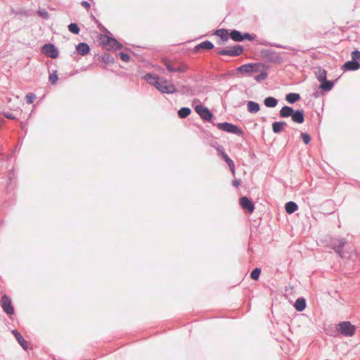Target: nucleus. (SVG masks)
Wrapping results in <instances>:
<instances>
[{
    "label": "nucleus",
    "instance_id": "1",
    "mask_svg": "<svg viewBox=\"0 0 360 360\" xmlns=\"http://www.w3.org/2000/svg\"><path fill=\"white\" fill-rule=\"evenodd\" d=\"M144 79L148 84L155 86L162 94H172L176 92V86L164 77H160L152 73H147L144 76Z\"/></svg>",
    "mask_w": 360,
    "mask_h": 360
},
{
    "label": "nucleus",
    "instance_id": "2",
    "mask_svg": "<svg viewBox=\"0 0 360 360\" xmlns=\"http://www.w3.org/2000/svg\"><path fill=\"white\" fill-rule=\"evenodd\" d=\"M217 127L219 129L226 131V132H228V133H230V134H236V135L240 136H242L244 134V132L241 128H240L239 127H238L236 125L233 124L232 123H229V122H226L218 123L217 124Z\"/></svg>",
    "mask_w": 360,
    "mask_h": 360
},
{
    "label": "nucleus",
    "instance_id": "3",
    "mask_svg": "<svg viewBox=\"0 0 360 360\" xmlns=\"http://www.w3.org/2000/svg\"><path fill=\"white\" fill-rule=\"evenodd\" d=\"M337 330L343 336L351 337L355 333L356 327L349 321H345L338 324Z\"/></svg>",
    "mask_w": 360,
    "mask_h": 360
},
{
    "label": "nucleus",
    "instance_id": "4",
    "mask_svg": "<svg viewBox=\"0 0 360 360\" xmlns=\"http://www.w3.org/2000/svg\"><path fill=\"white\" fill-rule=\"evenodd\" d=\"M100 40L106 49L118 50L122 48V45L117 39L109 36L103 35Z\"/></svg>",
    "mask_w": 360,
    "mask_h": 360
},
{
    "label": "nucleus",
    "instance_id": "5",
    "mask_svg": "<svg viewBox=\"0 0 360 360\" xmlns=\"http://www.w3.org/2000/svg\"><path fill=\"white\" fill-rule=\"evenodd\" d=\"M243 47L241 45H235L229 49H222L219 51V55L229 56H238L243 53Z\"/></svg>",
    "mask_w": 360,
    "mask_h": 360
},
{
    "label": "nucleus",
    "instance_id": "6",
    "mask_svg": "<svg viewBox=\"0 0 360 360\" xmlns=\"http://www.w3.org/2000/svg\"><path fill=\"white\" fill-rule=\"evenodd\" d=\"M195 112L200 116L205 121H211L213 117V114L206 107L202 105H198L195 107Z\"/></svg>",
    "mask_w": 360,
    "mask_h": 360
},
{
    "label": "nucleus",
    "instance_id": "7",
    "mask_svg": "<svg viewBox=\"0 0 360 360\" xmlns=\"http://www.w3.org/2000/svg\"><path fill=\"white\" fill-rule=\"evenodd\" d=\"M165 65L170 72H185L188 69L186 64H175L170 62H165Z\"/></svg>",
    "mask_w": 360,
    "mask_h": 360
},
{
    "label": "nucleus",
    "instance_id": "8",
    "mask_svg": "<svg viewBox=\"0 0 360 360\" xmlns=\"http://www.w3.org/2000/svg\"><path fill=\"white\" fill-rule=\"evenodd\" d=\"M1 307L3 308L4 311L9 315H11L14 313V309L11 303V298L7 296L6 295H4L1 300Z\"/></svg>",
    "mask_w": 360,
    "mask_h": 360
},
{
    "label": "nucleus",
    "instance_id": "9",
    "mask_svg": "<svg viewBox=\"0 0 360 360\" xmlns=\"http://www.w3.org/2000/svg\"><path fill=\"white\" fill-rule=\"evenodd\" d=\"M43 53L48 57L56 58L58 56V49L53 44H46L42 47Z\"/></svg>",
    "mask_w": 360,
    "mask_h": 360
},
{
    "label": "nucleus",
    "instance_id": "10",
    "mask_svg": "<svg viewBox=\"0 0 360 360\" xmlns=\"http://www.w3.org/2000/svg\"><path fill=\"white\" fill-rule=\"evenodd\" d=\"M346 243V241L345 239L342 238H338L333 241V247L336 253H338L341 257H343L342 248Z\"/></svg>",
    "mask_w": 360,
    "mask_h": 360
},
{
    "label": "nucleus",
    "instance_id": "11",
    "mask_svg": "<svg viewBox=\"0 0 360 360\" xmlns=\"http://www.w3.org/2000/svg\"><path fill=\"white\" fill-rule=\"evenodd\" d=\"M240 205L243 209L248 210L250 213L254 211V205L250 199L245 196H243L240 199Z\"/></svg>",
    "mask_w": 360,
    "mask_h": 360
},
{
    "label": "nucleus",
    "instance_id": "12",
    "mask_svg": "<svg viewBox=\"0 0 360 360\" xmlns=\"http://www.w3.org/2000/svg\"><path fill=\"white\" fill-rule=\"evenodd\" d=\"M291 117L293 122L298 124H302L304 121V111L302 110H294Z\"/></svg>",
    "mask_w": 360,
    "mask_h": 360
},
{
    "label": "nucleus",
    "instance_id": "13",
    "mask_svg": "<svg viewBox=\"0 0 360 360\" xmlns=\"http://www.w3.org/2000/svg\"><path fill=\"white\" fill-rule=\"evenodd\" d=\"M76 50L81 56H85L89 52L90 48L86 43L81 42L76 46Z\"/></svg>",
    "mask_w": 360,
    "mask_h": 360
},
{
    "label": "nucleus",
    "instance_id": "14",
    "mask_svg": "<svg viewBox=\"0 0 360 360\" xmlns=\"http://www.w3.org/2000/svg\"><path fill=\"white\" fill-rule=\"evenodd\" d=\"M256 66L255 64L252 63L245 64L238 67L237 70L240 72L250 73L255 71Z\"/></svg>",
    "mask_w": 360,
    "mask_h": 360
},
{
    "label": "nucleus",
    "instance_id": "15",
    "mask_svg": "<svg viewBox=\"0 0 360 360\" xmlns=\"http://www.w3.org/2000/svg\"><path fill=\"white\" fill-rule=\"evenodd\" d=\"M287 126V123L283 121L274 122L272 124V130L275 134L281 133L285 127Z\"/></svg>",
    "mask_w": 360,
    "mask_h": 360
},
{
    "label": "nucleus",
    "instance_id": "16",
    "mask_svg": "<svg viewBox=\"0 0 360 360\" xmlns=\"http://www.w3.org/2000/svg\"><path fill=\"white\" fill-rule=\"evenodd\" d=\"M293 112L294 110L292 109V108L288 105H285L281 109L279 112V115L281 117L286 118L291 117Z\"/></svg>",
    "mask_w": 360,
    "mask_h": 360
},
{
    "label": "nucleus",
    "instance_id": "17",
    "mask_svg": "<svg viewBox=\"0 0 360 360\" xmlns=\"http://www.w3.org/2000/svg\"><path fill=\"white\" fill-rule=\"evenodd\" d=\"M13 335L18 340V343L20 345V346L24 349H27V342L25 341V340L23 338V337L21 335V334L16 330H13L12 331Z\"/></svg>",
    "mask_w": 360,
    "mask_h": 360
},
{
    "label": "nucleus",
    "instance_id": "18",
    "mask_svg": "<svg viewBox=\"0 0 360 360\" xmlns=\"http://www.w3.org/2000/svg\"><path fill=\"white\" fill-rule=\"evenodd\" d=\"M360 68V63L358 61L349 60L343 65V68L347 70H356Z\"/></svg>",
    "mask_w": 360,
    "mask_h": 360
},
{
    "label": "nucleus",
    "instance_id": "19",
    "mask_svg": "<svg viewBox=\"0 0 360 360\" xmlns=\"http://www.w3.org/2000/svg\"><path fill=\"white\" fill-rule=\"evenodd\" d=\"M247 108L248 112L251 113H257L260 110V106L259 103L255 101H250L247 103Z\"/></svg>",
    "mask_w": 360,
    "mask_h": 360
},
{
    "label": "nucleus",
    "instance_id": "20",
    "mask_svg": "<svg viewBox=\"0 0 360 360\" xmlns=\"http://www.w3.org/2000/svg\"><path fill=\"white\" fill-rule=\"evenodd\" d=\"M222 158L224 160V161L228 164L232 174L234 176L236 173L235 170V165L233 161L228 156V155L225 153H222Z\"/></svg>",
    "mask_w": 360,
    "mask_h": 360
},
{
    "label": "nucleus",
    "instance_id": "21",
    "mask_svg": "<svg viewBox=\"0 0 360 360\" xmlns=\"http://www.w3.org/2000/svg\"><path fill=\"white\" fill-rule=\"evenodd\" d=\"M215 34L221 38V39L225 42L227 41L229 39V34L226 30L219 29L216 30Z\"/></svg>",
    "mask_w": 360,
    "mask_h": 360
},
{
    "label": "nucleus",
    "instance_id": "22",
    "mask_svg": "<svg viewBox=\"0 0 360 360\" xmlns=\"http://www.w3.org/2000/svg\"><path fill=\"white\" fill-rule=\"evenodd\" d=\"M295 307L298 311H303L306 307L305 300L302 297L298 298L295 302Z\"/></svg>",
    "mask_w": 360,
    "mask_h": 360
},
{
    "label": "nucleus",
    "instance_id": "23",
    "mask_svg": "<svg viewBox=\"0 0 360 360\" xmlns=\"http://www.w3.org/2000/svg\"><path fill=\"white\" fill-rule=\"evenodd\" d=\"M334 86V83L332 81H328L327 79L321 82V84L320 85V89L325 91H330Z\"/></svg>",
    "mask_w": 360,
    "mask_h": 360
},
{
    "label": "nucleus",
    "instance_id": "24",
    "mask_svg": "<svg viewBox=\"0 0 360 360\" xmlns=\"http://www.w3.org/2000/svg\"><path fill=\"white\" fill-rule=\"evenodd\" d=\"M264 105L268 108H274L278 104V100L274 97H267L264 101Z\"/></svg>",
    "mask_w": 360,
    "mask_h": 360
},
{
    "label": "nucleus",
    "instance_id": "25",
    "mask_svg": "<svg viewBox=\"0 0 360 360\" xmlns=\"http://www.w3.org/2000/svg\"><path fill=\"white\" fill-rule=\"evenodd\" d=\"M214 47L213 44L210 41H204L195 46V50L198 51L200 49H212Z\"/></svg>",
    "mask_w": 360,
    "mask_h": 360
},
{
    "label": "nucleus",
    "instance_id": "26",
    "mask_svg": "<svg viewBox=\"0 0 360 360\" xmlns=\"http://www.w3.org/2000/svg\"><path fill=\"white\" fill-rule=\"evenodd\" d=\"M285 211L288 214H292L297 210L298 207H297V205L295 202L290 201L285 204Z\"/></svg>",
    "mask_w": 360,
    "mask_h": 360
},
{
    "label": "nucleus",
    "instance_id": "27",
    "mask_svg": "<svg viewBox=\"0 0 360 360\" xmlns=\"http://www.w3.org/2000/svg\"><path fill=\"white\" fill-rule=\"evenodd\" d=\"M229 38H231L235 41H243L242 33L236 30L231 32Z\"/></svg>",
    "mask_w": 360,
    "mask_h": 360
},
{
    "label": "nucleus",
    "instance_id": "28",
    "mask_svg": "<svg viewBox=\"0 0 360 360\" xmlns=\"http://www.w3.org/2000/svg\"><path fill=\"white\" fill-rule=\"evenodd\" d=\"M300 99V96L297 93H289L286 95V101L290 103H294Z\"/></svg>",
    "mask_w": 360,
    "mask_h": 360
},
{
    "label": "nucleus",
    "instance_id": "29",
    "mask_svg": "<svg viewBox=\"0 0 360 360\" xmlns=\"http://www.w3.org/2000/svg\"><path fill=\"white\" fill-rule=\"evenodd\" d=\"M326 71L324 69H319L316 72V77L319 82H323L326 79Z\"/></svg>",
    "mask_w": 360,
    "mask_h": 360
},
{
    "label": "nucleus",
    "instance_id": "30",
    "mask_svg": "<svg viewBox=\"0 0 360 360\" xmlns=\"http://www.w3.org/2000/svg\"><path fill=\"white\" fill-rule=\"evenodd\" d=\"M191 112V110L189 108L184 107L181 108L178 111V115L180 118H186L187 117Z\"/></svg>",
    "mask_w": 360,
    "mask_h": 360
},
{
    "label": "nucleus",
    "instance_id": "31",
    "mask_svg": "<svg viewBox=\"0 0 360 360\" xmlns=\"http://www.w3.org/2000/svg\"><path fill=\"white\" fill-rule=\"evenodd\" d=\"M68 30L75 34H78L80 31V29L77 24L72 22L68 25Z\"/></svg>",
    "mask_w": 360,
    "mask_h": 360
},
{
    "label": "nucleus",
    "instance_id": "32",
    "mask_svg": "<svg viewBox=\"0 0 360 360\" xmlns=\"http://www.w3.org/2000/svg\"><path fill=\"white\" fill-rule=\"evenodd\" d=\"M261 269L259 268L255 269L250 274V277L253 280H257L259 277Z\"/></svg>",
    "mask_w": 360,
    "mask_h": 360
},
{
    "label": "nucleus",
    "instance_id": "33",
    "mask_svg": "<svg viewBox=\"0 0 360 360\" xmlns=\"http://www.w3.org/2000/svg\"><path fill=\"white\" fill-rule=\"evenodd\" d=\"M58 79V78L56 70H54L51 74H50L49 77V82L52 84H55L57 82Z\"/></svg>",
    "mask_w": 360,
    "mask_h": 360
},
{
    "label": "nucleus",
    "instance_id": "34",
    "mask_svg": "<svg viewBox=\"0 0 360 360\" xmlns=\"http://www.w3.org/2000/svg\"><path fill=\"white\" fill-rule=\"evenodd\" d=\"M102 60L106 64L112 63L114 61L113 58L108 53L103 54L102 56Z\"/></svg>",
    "mask_w": 360,
    "mask_h": 360
},
{
    "label": "nucleus",
    "instance_id": "35",
    "mask_svg": "<svg viewBox=\"0 0 360 360\" xmlns=\"http://www.w3.org/2000/svg\"><path fill=\"white\" fill-rule=\"evenodd\" d=\"M35 98H36V96L32 93H30V94H27L25 96L26 102L28 104L32 103L34 102V101L35 100Z\"/></svg>",
    "mask_w": 360,
    "mask_h": 360
},
{
    "label": "nucleus",
    "instance_id": "36",
    "mask_svg": "<svg viewBox=\"0 0 360 360\" xmlns=\"http://www.w3.org/2000/svg\"><path fill=\"white\" fill-rule=\"evenodd\" d=\"M267 77L266 72H262L254 77V79L257 82H262Z\"/></svg>",
    "mask_w": 360,
    "mask_h": 360
},
{
    "label": "nucleus",
    "instance_id": "37",
    "mask_svg": "<svg viewBox=\"0 0 360 360\" xmlns=\"http://www.w3.org/2000/svg\"><path fill=\"white\" fill-rule=\"evenodd\" d=\"M301 138L305 144H308L311 141L309 134L306 133H301Z\"/></svg>",
    "mask_w": 360,
    "mask_h": 360
},
{
    "label": "nucleus",
    "instance_id": "38",
    "mask_svg": "<svg viewBox=\"0 0 360 360\" xmlns=\"http://www.w3.org/2000/svg\"><path fill=\"white\" fill-rule=\"evenodd\" d=\"M352 60L354 61H357V60H360V51L355 50L352 53Z\"/></svg>",
    "mask_w": 360,
    "mask_h": 360
},
{
    "label": "nucleus",
    "instance_id": "39",
    "mask_svg": "<svg viewBox=\"0 0 360 360\" xmlns=\"http://www.w3.org/2000/svg\"><path fill=\"white\" fill-rule=\"evenodd\" d=\"M119 55H120V58L123 61H124V62H129V61L130 57H129V54H127L126 53H124V52H120L119 53Z\"/></svg>",
    "mask_w": 360,
    "mask_h": 360
},
{
    "label": "nucleus",
    "instance_id": "40",
    "mask_svg": "<svg viewBox=\"0 0 360 360\" xmlns=\"http://www.w3.org/2000/svg\"><path fill=\"white\" fill-rule=\"evenodd\" d=\"M3 115L8 118V119H10V120H15L17 119L16 116L13 114V113H11V112H3Z\"/></svg>",
    "mask_w": 360,
    "mask_h": 360
},
{
    "label": "nucleus",
    "instance_id": "41",
    "mask_svg": "<svg viewBox=\"0 0 360 360\" xmlns=\"http://www.w3.org/2000/svg\"><path fill=\"white\" fill-rule=\"evenodd\" d=\"M242 37H243V41L247 39V40H249V41H252L253 40V37L249 33H244V34H242Z\"/></svg>",
    "mask_w": 360,
    "mask_h": 360
},
{
    "label": "nucleus",
    "instance_id": "42",
    "mask_svg": "<svg viewBox=\"0 0 360 360\" xmlns=\"http://www.w3.org/2000/svg\"><path fill=\"white\" fill-rule=\"evenodd\" d=\"M38 13H39V15L40 16H41L44 19H48L49 18V13L45 10L39 11Z\"/></svg>",
    "mask_w": 360,
    "mask_h": 360
},
{
    "label": "nucleus",
    "instance_id": "43",
    "mask_svg": "<svg viewBox=\"0 0 360 360\" xmlns=\"http://www.w3.org/2000/svg\"><path fill=\"white\" fill-rule=\"evenodd\" d=\"M241 181L240 179H234L232 181V185L235 187H238L240 185Z\"/></svg>",
    "mask_w": 360,
    "mask_h": 360
},
{
    "label": "nucleus",
    "instance_id": "44",
    "mask_svg": "<svg viewBox=\"0 0 360 360\" xmlns=\"http://www.w3.org/2000/svg\"><path fill=\"white\" fill-rule=\"evenodd\" d=\"M81 4H82L84 8H86V9H89L90 6H90V4H89L88 1H82L81 2Z\"/></svg>",
    "mask_w": 360,
    "mask_h": 360
},
{
    "label": "nucleus",
    "instance_id": "45",
    "mask_svg": "<svg viewBox=\"0 0 360 360\" xmlns=\"http://www.w3.org/2000/svg\"><path fill=\"white\" fill-rule=\"evenodd\" d=\"M217 150L220 153L221 155L222 156V153L223 152H225L224 150V148L221 146H219L217 148Z\"/></svg>",
    "mask_w": 360,
    "mask_h": 360
},
{
    "label": "nucleus",
    "instance_id": "46",
    "mask_svg": "<svg viewBox=\"0 0 360 360\" xmlns=\"http://www.w3.org/2000/svg\"><path fill=\"white\" fill-rule=\"evenodd\" d=\"M20 126H21V128H22V129H24V127H25V124H24L23 122H21V123H20Z\"/></svg>",
    "mask_w": 360,
    "mask_h": 360
}]
</instances>
